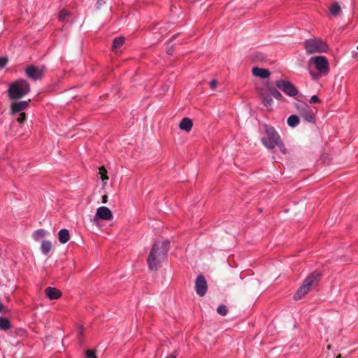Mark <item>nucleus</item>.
<instances>
[{"label":"nucleus","mask_w":358,"mask_h":358,"mask_svg":"<svg viewBox=\"0 0 358 358\" xmlns=\"http://www.w3.org/2000/svg\"><path fill=\"white\" fill-rule=\"evenodd\" d=\"M166 358H177V356L175 355H170L167 356Z\"/></svg>","instance_id":"40"},{"label":"nucleus","mask_w":358,"mask_h":358,"mask_svg":"<svg viewBox=\"0 0 358 358\" xmlns=\"http://www.w3.org/2000/svg\"><path fill=\"white\" fill-rule=\"evenodd\" d=\"M59 241L61 243L64 244L69 241V231L66 229H61L58 233Z\"/></svg>","instance_id":"17"},{"label":"nucleus","mask_w":358,"mask_h":358,"mask_svg":"<svg viewBox=\"0 0 358 358\" xmlns=\"http://www.w3.org/2000/svg\"><path fill=\"white\" fill-rule=\"evenodd\" d=\"M207 282L202 275H199L195 282V289L196 294L200 296H203L207 292Z\"/></svg>","instance_id":"10"},{"label":"nucleus","mask_w":358,"mask_h":358,"mask_svg":"<svg viewBox=\"0 0 358 358\" xmlns=\"http://www.w3.org/2000/svg\"><path fill=\"white\" fill-rule=\"evenodd\" d=\"M310 63H313L317 70L320 72V74L326 75L329 71V63L327 59L324 56H316L311 57Z\"/></svg>","instance_id":"6"},{"label":"nucleus","mask_w":358,"mask_h":358,"mask_svg":"<svg viewBox=\"0 0 358 358\" xmlns=\"http://www.w3.org/2000/svg\"><path fill=\"white\" fill-rule=\"evenodd\" d=\"M97 218L103 220H110L113 218L112 211L108 207H99L96 210V213L94 220H95Z\"/></svg>","instance_id":"12"},{"label":"nucleus","mask_w":358,"mask_h":358,"mask_svg":"<svg viewBox=\"0 0 358 358\" xmlns=\"http://www.w3.org/2000/svg\"><path fill=\"white\" fill-rule=\"evenodd\" d=\"M99 174L100 175V178L103 181V185H105L106 181L108 180L106 169L103 166H101L99 169Z\"/></svg>","instance_id":"26"},{"label":"nucleus","mask_w":358,"mask_h":358,"mask_svg":"<svg viewBox=\"0 0 358 358\" xmlns=\"http://www.w3.org/2000/svg\"><path fill=\"white\" fill-rule=\"evenodd\" d=\"M309 101L310 103H320L321 101V100L316 95H313L310 97V99Z\"/></svg>","instance_id":"33"},{"label":"nucleus","mask_w":358,"mask_h":358,"mask_svg":"<svg viewBox=\"0 0 358 358\" xmlns=\"http://www.w3.org/2000/svg\"><path fill=\"white\" fill-rule=\"evenodd\" d=\"M192 121L188 117H184L182 119L179 127L180 129L185 131H189L192 128Z\"/></svg>","instance_id":"16"},{"label":"nucleus","mask_w":358,"mask_h":358,"mask_svg":"<svg viewBox=\"0 0 358 358\" xmlns=\"http://www.w3.org/2000/svg\"><path fill=\"white\" fill-rule=\"evenodd\" d=\"M217 80H211V81H210V87H211L213 90L215 89V88H216V87H217Z\"/></svg>","instance_id":"35"},{"label":"nucleus","mask_w":358,"mask_h":358,"mask_svg":"<svg viewBox=\"0 0 358 358\" xmlns=\"http://www.w3.org/2000/svg\"><path fill=\"white\" fill-rule=\"evenodd\" d=\"M107 198H108L107 195H103V196H102V202H103V203H106V202H107Z\"/></svg>","instance_id":"39"},{"label":"nucleus","mask_w":358,"mask_h":358,"mask_svg":"<svg viewBox=\"0 0 358 358\" xmlns=\"http://www.w3.org/2000/svg\"><path fill=\"white\" fill-rule=\"evenodd\" d=\"M252 73L255 77H259L262 79L267 78L271 75V73L268 69L258 67H254L252 70Z\"/></svg>","instance_id":"14"},{"label":"nucleus","mask_w":358,"mask_h":358,"mask_svg":"<svg viewBox=\"0 0 358 358\" xmlns=\"http://www.w3.org/2000/svg\"><path fill=\"white\" fill-rule=\"evenodd\" d=\"M45 293L50 300H56L61 297L62 292L55 287H48L45 289Z\"/></svg>","instance_id":"13"},{"label":"nucleus","mask_w":358,"mask_h":358,"mask_svg":"<svg viewBox=\"0 0 358 358\" xmlns=\"http://www.w3.org/2000/svg\"><path fill=\"white\" fill-rule=\"evenodd\" d=\"M106 2V0H97L96 1V9H99L101 6H103V4H105Z\"/></svg>","instance_id":"34"},{"label":"nucleus","mask_w":358,"mask_h":358,"mask_svg":"<svg viewBox=\"0 0 358 358\" xmlns=\"http://www.w3.org/2000/svg\"><path fill=\"white\" fill-rule=\"evenodd\" d=\"M6 310V308L3 306L2 303H0V313L5 312Z\"/></svg>","instance_id":"37"},{"label":"nucleus","mask_w":358,"mask_h":358,"mask_svg":"<svg viewBox=\"0 0 358 358\" xmlns=\"http://www.w3.org/2000/svg\"><path fill=\"white\" fill-rule=\"evenodd\" d=\"M173 50L172 48H170L167 50V54L171 55L173 54Z\"/></svg>","instance_id":"38"},{"label":"nucleus","mask_w":358,"mask_h":358,"mask_svg":"<svg viewBox=\"0 0 358 358\" xmlns=\"http://www.w3.org/2000/svg\"><path fill=\"white\" fill-rule=\"evenodd\" d=\"M267 89L269 92L271 96L274 97L277 100H282L283 99L281 93L277 90V89L272 85H268Z\"/></svg>","instance_id":"19"},{"label":"nucleus","mask_w":358,"mask_h":358,"mask_svg":"<svg viewBox=\"0 0 358 358\" xmlns=\"http://www.w3.org/2000/svg\"><path fill=\"white\" fill-rule=\"evenodd\" d=\"M29 92L30 85L29 83L26 80L20 79L10 85L8 94L10 99L17 100L24 96Z\"/></svg>","instance_id":"3"},{"label":"nucleus","mask_w":358,"mask_h":358,"mask_svg":"<svg viewBox=\"0 0 358 358\" xmlns=\"http://www.w3.org/2000/svg\"><path fill=\"white\" fill-rule=\"evenodd\" d=\"M357 50H358V45H357Z\"/></svg>","instance_id":"41"},{"label":"nucleus","mask_w":358,"mask_h":358,"mask_svg":"<svg viewBox=\"0 0 358 358\" xmlns=\"http://www.w3.org/2000/svg\"><path fill=\"white\" fill-rule=\"evenodd\" d=\"M217 312L222 316H225L228 313V309L226 306L220 305L217 308Z\"/></svg>","instance_id":"28"},{"label":"nucleus","mask_w":358,"mask_h":358,"mask_svg":"<svg viewBox=\"0 0 358 358\" xmlns=\"http://www.w3.org/2000/svg\"><path fill=\"white\" fill-rule=\"evenodd\" d=\"M170 242L168 240L157 241L152 245L148 258V265L150 270L157 271L161 262L166 257Z\"/></svg>","instance_id":"1"},{"label":"nucleus","mask_w":358,"mask_h":358,"mask_svg":"<svg viewBox=\"0 0 358 358\" xmlns=\"http://www.w3.org/2000/svg\"><path fill=\"white\" fill-rule=\"evenodd\" d=\"M52 248V243L49 241H43L41 243V249L43 255H48Z\"/></svg>","instance_id":"21"},{"label":"nucleus","mask_w":358,"mask_h":358,"mask_svg":"<svg viewBox=\"0 0 358 358\" xmlns=\"http://www.w3.org/2000/svg\"><path fill=\"white\" fill-rule=\"evenodd\" d=\"M259 96H260L262 102L265 107L268 108L269 107H271L272 106L273 101L269 94L262 92H260Z\"/></svg>","instance_id":"15"},{"label":"nucleus","mask_w":358,"mask_h":358,"mask_svg":"<svg viewBox=\"0 0 358 358\" xmlns=\"http://www.w3.org/2000/svg\"><path fill=\"white\" fill-rule=\"evenodd\" d=\"M310 74L313 79L314 80H318L323 74H320V72L315 73L310 70Z\"/></svg>","instance_id":"30"},{"label":"nucleus","mask_w":358,"mask_h":358,"mask_svg":"<svg viewBox=\"0 0 358 358\" xmlns=\"http://www.w3.org/2000/svg\"><path fill=\"white\" fill-rule=\"evenodd\" d=\"M25 73L29 78L33 80H38L42 78L43 69L34 65H30L26 68Z\"/></svg>","instance_id":"9"},{"label":"nucleus","mask_w":358,"mask_h":358,"mask_svg":"<svg viewBox=\"0 0 358 358\" xmlns=\"http://www.w3.org/2000/svg\"><path fill=\"white\" fill-rule=\"evenodd\" d=\"M8 62V58L6 57H0V69L3 68Z\"/></svg>","instance_id":"31"},{"label":"nucleus","mask_w":358,"mask_h":358,"mask_svg":"<svg viewBox=\"0 0 358 358\" xmlns=\"http://www.w3.org/2000/svg\"><path fill=\"white\" fill-rule=\"evenodd\" d=\"M320 277V273L313 271L303 281L294 296V300L302 299L310 290L311 286L318 280Z\"/></svg>","instance_id":"4"},{"label":"nucleus","mask_w":358,"mask_h":358,"mask_svg":"<svg viewBox=\"0 0 358 358\" xmlns=\"http://www.w3.org/2000/svg\"><path fill=\"white\" fill-rule=\"evenodd\" d=\"M275 86L289 96H295L298 94L296 87L289 81L278 80Z\"/></svg>","instance_id":"7"},{"label":"nucleus","mask_w":358,"mask_h":358,"mask_svg":"<svg viewBox=\"0 0 358 358\" xmlns=\"http://www.w3.org/2000/svg\"><path fill=\"white\" fill-rule=\"evenodd\" d=\"M30 101L31 100L29 99L28 101H20L12 103L10 106L11 114L17 115L19 113H24L23 110L28 108Z\"/></svg>","instance_id":"11"},{"label":"nucleus","mask_w":358,"mask_h":358,"mask_svg":"<svg viewBox=\"0 0 358 358\" xmlns=\"http://www.w3.org/2000/svg\"><path fill=\"white\" fill-rule=\"evenodd\" d=\"M47 234H48V232L45 231V229H38L35 231L33 234V238L38 241L41 240V238H44Z\"/></svg>","instance_id":"20"},{"label":"nucleus","mask_w":358,"mask_h":358,"mask_svg":"<svg viewBox=\"0 0 358 358\" xmlns=\"http://www.w3.org/2000/svg\"><path fill=\"white\" fill-rule=\"evenodd\" d=\"M84 334V329L83 326H80L78 329V335L80 336H83Z\"/></svg>","instance_id":"36"},{"label":"nucleus","mask_w":358,"mask_h":358,"mask_svg":"<svg viewBox=\"0 0 358 358\" xmlns=\"http://www.w3.org/2000/svg\"><path fill=\"white\" fill-rule=\"evenodd\" d=\"M10 328V322L7 317H0V329L6 331Z\"/></svg>","instance_id":"23"},{"label":"nucleus","mask_w":358,"mask_h":358,"mask_svg":"<svg viewBox=\"0 0 358 358\" xmlns=\"http://www.w3.org/2000/svg\"><path fill=\"white\" fill-rule=\"evenodd\" d=\"M296 108L301 117L309 123H315V115L307 104H296Z\"/></svg>","instance_id":"8"},{"label":"nucleus","mask_w":358,"mask_h":358,"mask_svg":"<svg viewBox=\"0 0 358 358\" xmlns=\"http://www.w3.org/2000/svg\"><path fill=\"white\" fill-rule=\"evenodd\" d=\"M267 137L262 138V143L268 148H274L278 146L283 154H286V148L280 137L275 129L269 125L264 126Z\"/></svg>","instance_id":"2"},{"label":"nucleus","mask_w":358,"mask_h":358,"mask_svg":"<svg viewBox=\"0 0 358 358\" xmlns=\"http://www.w3.org/2000/svg\"><path fill=\"white\" fill-rule=\"evenodd\" d=\"M303 45L308 54L324 52L328 50L326 43L317 38L306 40Z\"/></svg>","instance_id":"5"},{"label":"nucleus","mask_w":358,"mask_h":358,"mask_svg":"<svg viewBox=\"0 0 358 358\" xmlns=\"http://www.w3.org/2000/svg\"><path fill=\"white\" fill-rule=\"evenodd\" d=\"M299 124V117L296 115H292L287 118V124L290 127H295Z\"/></svg>","instance_id":"22"},{"label":"nucleus","mask_w":358,"mask_h":358,"mask_svg":"<svg viewBox=\"0 0 358 358\" xmlns=\"http://www.w3.org/2000/svg\"><path fill=\"white\" fill-rule=\"evenodd\" d=\"M124 41H125V38L123 36L115 38L113 40V50L117 51V50L118 48H120L124 44Z\"/></svg>","instance_id":"24"},{"label":"nucleus","mask_w":358,"mask_h":358,"mask_svg":"<svg viewBox=\"0 0 358 358\" xmlns=\"http://www.w3.org/2000/svg\"><path fill=\"white\" fill-rule=\"evenodd\" d=\"M71 15V13L66 10H62L58 15L59 20L60 22H67L66 19Z\"/></svg>","instance_id":"25"},{"label":"nucleus","mask_w":358,"mask_h":358,"mask_svg":"<svg viewBox=\"0 0 358 358\" xmlns=\"http://www.w3.org/2000/svg\"><path fill=\"white\" fill-rule=\"evenodd\" d=\"M17 121L20 124H22L26 120V114L25 113H19L17 115H15Z\"/></svg>","instance_id":"29"},{"label":"nucleus","mask_w":358,"mask_h":358,"mask_svg":"<svg viewBox=\"0 0 358 358\" xmlns=\"http://www.w3.org/2000/svg\"><path fill=\"white\" fill-rule=\"evenodd\" d=\"M86 356H87V358H96V357L95 355V352L91 351L89 350H87L86 351Z\"/></svg>","instance_id":"32"},{"label":"nucleus","mask_w":358,"mask_h":358,"mask_svg":"<svg viewBox=\"0 0 358 358\" xmlns=\"http://www.w3.org/2000/svg\"><path fill=\"white\" fill-rule=\"evenodd\" d=\"M252 59L256 62H264L265 61V56L262 52H255L253 53Z\"/></svg>","instance_id":"27"},{"label":"nucleus","mask_w":358,"mask_h":358,"mask_svg":"<svg viewBox=\"0 0 358 358\" xmlns=\"http://www.w3.org/2000/svg\"><path fill=\"white\" fill-rule=\"evenodd\" d=\"M329 10L330 14L334 17L338 16L342 12L341 6L339 5V3L338 2H334L329 6Z\"/></svg>","instance_id":"18"}]
</instances>
